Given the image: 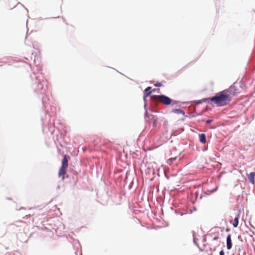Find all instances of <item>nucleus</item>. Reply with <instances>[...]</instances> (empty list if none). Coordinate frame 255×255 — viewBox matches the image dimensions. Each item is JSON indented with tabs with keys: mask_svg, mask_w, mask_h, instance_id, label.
Instances as JSON below:
<instances>
[{
	"mask_svg": "<svg viewBox=\"0 0 255 255\" xmlns=\"http://www.w3.org/2000/svg\"><path fill=\"white\" fill-rule=\"evenodd\" d=\"M145 116L146 117L148 118L149 120L153 121V122H155L157 120V119L155 116L152 115H148L147 112L145 113Z\"/></svg>",
	"mask_w": 255,
	"mask_h": 255,
	"instance_id": "obj_6",
	"label": "nucleus"
},
{
	"mask_svg": "<svg viewBox=\"0 0 255 255\" xmlns=\"http://www.w3.org/2000/svg\"><path fill=\"white\" fill-rule=\"evenodd\" d=\"M152 99L154 101L160 102L165 105H169L172 103V100L170 98L163 95L152 96Z\"/></svg>",
	"mask_w": 255,
	"mask_h": 255,
	"instance_id": "obj_3",
	"label": "nucleus"
},
{
	"mask_svg": "<svg viewBox=\"0 0 255 255\" xmlns=\"http://www.w3.org/2000/svg\"><path fill=\"white\" fill-rule=\"evenodd\" d=\"M213 120H208L206 121V124H209L210 123H211L212 122Z\"/></svg>",
	"mask_w": 255,
	"mask_h": 255,
	"instance_id": "obj_12",
	"label": "nucleus"
},
{
	"mask_svg": "<svg viewBox=\"0 0 255 255\" xmlns=\"http://www.w3.org/2000/svg\"><path fill=\"white\" fill-rule=\"evenodd\" d=\"M151 89L150 87H148L145 89L144 97H147L151 93Z\"/></svg>",
	"mask_w": 255,
	"mask_h": 255,
	"instance_id": "obj_8",
	"label": "nucleus"
},
{
	"mask_svg": "<svg viewBox=\"0 0 255 255\" xmlns=\"http://www.w3.org/2000/svg\"><path fill=\"white\" fill-rule=\"evenodd\" d=\"M200 141L202 143H205L206 142V135L204 133H202L199 135Z\"/></svg>",
	"mask_w": 255,
	"mask_h": 255,
	"instance_id": "obj_7",
	"label": "nucleus"
},
{
	"mask_svg": "<svg viewBox=\"0 0 255 255\" xmlns=\"http://www.w3.org/2000/svg\"><path fill=\"white\" fill-rule=\"evenodd\" d=\"M207 100H210L218 106H224L227 105L231 101V99L228 92L223 91L214 97L206 99V101Z\"/></svg>",
	"mask_w": 255,
	"mask_h": 255,
	"instance_id": "obj_1",
	"label": "nucleus"
},
{
	"mask_svg": "<svg viewBox=\"0 0 255 255\" xmlns=\"http://www.w3.org/2000/svg\"><path fill=\"white\" fill-rule=\"evenodd\" d=\"M172 112L174 113L175 114H178V115H179V114L184 115V112L181 109H173L172 111Z\"/></svg>",
	"mask_w": 255,
	"mask_h": 255,
	"instance_id": "obj_10",
	"label": "nucleus"
},
{
	"mask_svg": "<svg viewBox=\"0 0 255 255\" xmlns=\"http://www.w3.org/2000/svg\"><path fill=\"white\" fill-rule=\"evenodd\" d=\"M239 215H238L237 217H236L234 221L232 223V224L233 226L236 228L238 226L239 224Z\"/></svg>",
	"mask_w": 255,
	"mask_h": 255,
	"instance_id": "obj_9",
	"label": "nucleus"
},
{
	"mask_svg": "<svg viewBox=\"0 0 255 255\" xmlns=\"http://www.w3.org/2000/svg\"><path fill=\"white\" fill-rule=\"evenodd\" d=\"M176 159V157L171 158L167 160V163L169 165H171Z\"/></svg>",
	"mask_w": 255,
	"mask_h": 255,
	"instance_id": "obj_11",
	"label": "nucleus"
},
{
	"mask_svg": "<svg viewBox=\"0 0 255 255\" xmlns=\"http://www.w3.org/2000/svg\"><path fill=\"white\" fill-rule=\"evenodd\" d=\"M155 86H157V87H160V86H161V83H157V84H155Z\"/></svg>",
	"mask_w": 255,
	"mask_h": 255,
	"instance_id": "obj_14",
	"label": "nucleus"
},
{
	"mask_svg": "<svg viewBox=\"0 0 255 255\" xmlns=\"http://www.w3.org/2000/svg\"><path fill=\"white\" fill-rule=\"evenodd\" d=\"M68 166V160L67 157L65 155L63 157L61 166L59 170L58 175L59 177H62V179L63 180L65 179L64 175L66 172V170Z\"/></svg>",
	"mask_w": 255,
	"mask_h": 255,
	"instance_id": "obj_2",
	"label": "nucleus"
},
{
	"mask_svg": "<svg viewBox=\"0 0 255 255\" xmlns=\"http://www.w3.org/2000/svg\"><path fill=\"white\" fill-rule=\"evenodd\" d=\"M232 247V239L231 235H228L227 237V248L230 250Z\"/></svg>",
	"mask_w": 255,
	"mask_h": 255,
	"instance_id": "obj_4",
	"label": "nucleus"
},
{
	"mask_svg": "<svg viewBox=\"0 0 255 255\" xmlns=\"http://www.w3.org/2000/svg\"><path fill=\"white\" fill-rule=\"evenodd\" d=\"M225 253L223 250H222L220 252V255H224Z\"/></svg>",
	"mask_w": 255,
	"mask_h": 255,
	"instance_id": "obj_13",
	"label": "nucleus"
},
{
	"mask_svg": "<svg viewBox=\"0 0 255 255\" xmlns=\"http://www.w3.org/2000/svg\"><path fill=\"white\" fill-rule=\"evenodd\" d=\"M248 179L251 183H252L253 184H255V172H251L248 175Z\"/></svg>",
	"mask_w": 255,
	"mask_h": 255,
	"instance_id": "obj_5",
	"label": "nucleus"
}]
</instances>
